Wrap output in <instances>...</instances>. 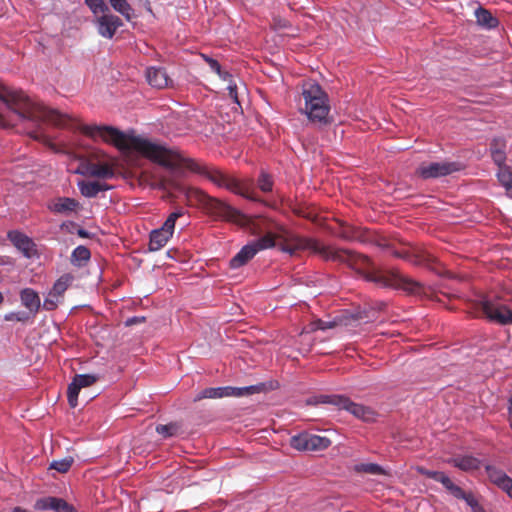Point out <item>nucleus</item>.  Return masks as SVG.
<instances>
[{"mask_svg": "<svg viewBox=\"0 0 512 512\" xmlns=\"http://www.w3.org/2000/svg\"><path fill=\"white\" fill-rule=\"evenodd\" d=\"M82 209L81 204L73 199V198H67L66 197V216L69 212H77Z\"/></svg>", "mask_w": 512, "mask_h": 512, "instance_id": "44", "label": "nucleus"}, {"mask_svg": "<svg viewBox=\"0 0 512 512\" xmlns=\"http://www.w3.org/2000/svg\"><path fill=\"white\" fill-rule=\"evenodd\" d=\"M20 300L24 307L28 309L32 315H36L40 309V297L32 288H24L20 292Z\"/></svg>", "mask_w": 512, "mask_h": 512, "instance_id": "20", "label": "nucleus"}, {"mask_svg": "<svg viewBox=\"0 0 512 512\" xmlns=\"http://www.w3.org/2000/svg\"><path fill=\"white\" fill-rule=\"evenodd\" d=\"M258 186L261 189V191H263V192L272 191L273 181H272L270 175H268L265 172H262L258 178Z\"/></svg>", "mask_w": 512, "mask_h": 512, "instance_id": "42", "label": "nucleus"}, {"mask_svg": "<svg viewBox=\"0 0 512 512\" xmlns=\"http://www.w3.org/2000/svg\"><path fill=\"white\" fill-rule=\"evenodd\" d=\"M454 467L465 471L471 472L474 470H478L480 468L481 462L476 457L467 455V456H458L450 459L448 461Z\"/></svg>", "mask_w": 512, "mask_h": 512, "instance_id": "26", "label": "nucleus"}, {"mask_svg": "<svg viewBox=\"0 0 512 512\" xmlns=\"http://www.w3.org/2000/svg\"><path fill=\"white\" fill-rule=\"evenodd\" d=\"M486 472L490 481L497 485L498 487L502 485V482H504V480L509 478V476L504 471L491 465L486 466Z\"/></svg>", "mask_w": 512, "mask_h": 512, "instance_id": "32", "label": "nucleus"}, {"mask_svg": "<svg viewBox=\"0 0 512 512\" xmlns=\"http://www.w3.org/2000/svg\"><path fill=\"white\" fill-rule=\"evenodd\" d=\"M492 157L495 163H497L500 166H503V162L505 161V154L501 150H494L492 151Z\"/></svg>", "mask_w": 512, "mask_h": 512, "instance_id": "46", "label": "nucleus"}, {"mask_svg": "<svg viewBox=\"0 0 512 512\" xmlns=\"http://www.w3.org/2000/svg\"><path fill=\"white\" fill-rule=\"evenodd\" d=\"M59 228H60V229H63V228H64V222H60V223H59Z\"/></svg>", "mask_w": 512, "mask_h": 512, "instance_id": "58", "label": "nucleus"}, {"mask_svg": "<svg viewBox=\"0 0 512 512\" xmlns=\"http://www.w3.org/2000/svg\"><path fill=\"white\" fill-rule=\"evenodd\" d=\"M340 229L338 236L344 240L360 242L367 241V231L365 229L344 223H340Z\"/></svg>", "mask_w": 512, "mask_h": 512, "instance_id": "23", "label": "nucleus"}, {"mask_svg": "<svg viewBox=\"0 0 512 512\" xmlns=\"http://www.w3.org/2000/svg\"><path fill=\"white\" fill-rule=\"evenodd\" d=\"M264 385H251L245 387H209L201 390L194 397V402L201 401L203 399H219L224 397H242L248 396L255 393H259L263 390Z\"/></svg>", "mask_w": 512, "mask_h": 512, "instance_id": "9", "label": "nucleus"}, {"mask_svg": "<svg viewBox=\"0 0 512 512\" xmlns=\"http://www.w3.org/2000/svg\"><path fill=\"white\" fill-rule=\"evenodd\" d=\"M331 440L327 437L311 434L308 432H302L295 435L290 440L292 448L298 451H323L331 445Z\"/></svg>", "mask_w": 512, "mask_h": 512, "instance_id": "11", "label": "nucleus"}, {"mask_svg": "<svg viewBox=\"0 0 512 512\" xmlns=\"http://www.w3.org/2000/svg\"><path fill=\"white\" fill-rule=\"evenodd\" d=\"M49 469H54L57 472L64 473V459L54 460L50 464Z\"/></svg>", "mask_w": 512, "mask_h": 512, "instance_id": "49", "label": "nucleus"}, {"mask_svg": "<svg viewBox=\"0 0 512 512\" xmlns=\"http://www.w3.org/2000/svg\"><path fill=\"white\" fill-rule=\"evenodd\" d=\"M3 299H4V298H3V295H2V293L0 292V304L3 302Z\"/></svg>", "mask_w": 512, "mask_h": 512, "instance_id": "59", "label": "nucleus"}, {"mask_svg": "<svg viewBox=\"0 0 512 512\" xmlns=\"http://www.w3.org/2000/svg\"><path fill=\"white\" fill-rule=\"evenodd\" d=\"M252 243L243 246L241 250L230 260V267L237 269L247 264L258 252Z\"/></svg>", "mask_w": 512, "mask_h": 512, "instance_id": "25", "label": "nucleus"}, {"mask_svg": "<svg viewBox=\"0 0 512 512\" xmlns=\"http://www.w3.org/2000/svg\"><path fill=\"white\" fill-rule=\"evenodd\" d=\"M162 186L166 190H174L184 196L190 205H199L209 216L215 220L228 221L237 224H245L246 217L239 210L228 203L208 195L203 190L194 187H186L179 182L165 178Z\"/></svg>", "mask_w": 512, "mask_h": 512, "instance_id": "4", "label": "nucleus"}, {"mask_svg": "<svg viewBox=\"0 0 512 512\" xmlns=\"http://www.w3.org/2000/svg\"><path fill=\"white\" fill-rule=\"evenodd\" d=\"M34 508L38 511L64 512V499L52 496H45L37 499Z\"/></svg>", "mask_w": 512, "mask_h": 512, "instance_id": "22", "label": "nucleus"}, {"mask_svg": "<svg viewBox=\"0 0 512 512\" xmlns=\"http://www.w3.org/2000/svg\"><path fill=\"white\" fill-rule=\"evenodd\" d=\"M334 321H323L321 319L316 320L313 322V330H327L335 327Z\"/></svg>", "mask_w": 512, "mask_h": 512, "instance_id": "45", "label": "nucleus"}, {"mask_svg": "<svg viewBox=\"0 0 512 512\" xmlns=\"http://www.w3.org/2000/svg\"><path fill=\"white\" fill-rule=\"evenodd\" d=\"M74 459L71 456H66V471L70 468V466L73 464Z\"/></svg>", "mask_w": 512, "mask_h": 512, "instance_id": "53", "label": "nucleus"}, {"mask_svg": "<svg viewBox=\"0 0 512 512\" xmlns=\"http://www.w3.org/2000/svg\"><path fill=\"white\" fill-rule=\"evenodd\" d=\"M317 402L334 405L339 409L348 411L356 418L365 422H373L377 416V413L372 408L355 403L348 397L342 395H320L317 398Z\"/></svg>", "mask_w": 512, "mask_h": 512, "instance_id": "7", "label": "nucleus"}, {"mask_svg": "<svg viewBox=\"0 0 512 512\" xmlns=\"http://www.w3.org/2000/svg\"><path fill=\"white\" fill-rule=\"evenodd\" d=\"M274 24L278 28H288L290 27L289 21L285 19H274Z\"/></svg>", "mask_w": 512, "mask_h": 512, "instance_id": "50", "label": "nucleus"}, {"mask_svg": "<svg viewBox=\"0 0 512 512\" xmlns=\"http://www.w3.org/2000/svg\"><path fill=\"white\" fill-rule=\"evenodd\" d=\"M138 318L134 317V318H131V319H128L127 320V325H131V324H134L136 322H138Z\"/></svg>", "mask_w": 512, "mask_h": 512, "instance_id": "56", "label": "nucleus"}, {"mask_svg": "<svg viewBox=\"0 0 512 512\" xmlns=\"http://www.w3.org/2000/svg\"><path fill=\"white\" fill-rule=\"evenodd\" d=\"M177 430L178 425L175 423H170L166 425L160 424L156 427V432L165 438L175 435Z\"/></svg>", "mask_w": 512, "mask_h": 512, "instance_id": "40", "label": "nucleus"}, {"mask_svg": "<svg viewBox=\"0 0 512 512\" xmlns=\"http://www.w3.org/2000/svg\"><path fill=\"white\" fill-rule=\"evenodd\" d=\"M162 186L166 190H174L184 196L190 205H199L209 216L215 220L228 221L237 224H245L246 217L239 210L228 203L208 195L203 190L194 187H186L179 182L165 178Z\"/></svg>", "mask_w": 512, "mask_h": 512, "instance_id": "3", "label": "nucleus"}, {"mask_svg": "<svg viewBox=\"0 0 512 512\" xmlns=\"http://www.w3.org/2000/svg\"><path fill=\"white\" fill-rule=\"evenodd\" d=\"M66 232L71 235L69 238V243L71 245H76L77 242L74 239V235L82 238V239H92L94 234L90 233L89 231L82 228L80 225L74 223V222H66Z\"/></svg>", "mask_w": 512, "mask_h": 512, "instance_id": "30", "label": "nucleus"}, {"mask_svg": "<svg viewBox=\"0 0 512 512\" xmlns=\"http://www.w3.org/2000/svg\"><path fill=\"white\" fill-rule=\"evenodd\" d=\"M85 3L91 12L95 15V17L98 16L99 13L103 14L109 11L105 0H85Z\"/></svg>", "mask_w": 512, "mask_h": 512, "instance_id": "36", "label": "nucleus"}, {"mask_svg": "<svg viewBox=\"0 0 512 512\" xmlns=\"http://www.w3.org/2000/svg\"><path fill=\"white\" fill-rule=\"evenodd\" d=\"M96 377L91 374H77L68 386L67 398L70 407L78 406V395L81 389L92 386L96 382Z\"/></svg>", "mask_w": 512, "mask_h": 512, "instance_id": "15", "label": "nucleus"}, {"mask_svg": "<svg viewBox=\"0 0 512 512\" xmlns=\"http://www.w3.org/2000/svg\"><path fill=\"white\" fill-rule=\"evenodd\" d=\"M426 477L440 482L453 496H461L460 487L452 482V480L441 471L421 470Z\"/></svg>", "mask_w": 512, "mask_h": 512, "instance_id": "19", "label": "nucleus"}, {"mask_svg": "<svg viewBox=\"0 0 512 512\" xmlns=\"http://www.w3.org/2000/svg\"><path fill=\"white\" fill-rule=\"evenodd\" d=\"M75 173L98 179H111L115 176V170L111 164L93 160L81 161Z\"/></svg>", "mask_w": 512, "mask_h": 512, "instance_id": "12", "label": "nucleus"}, {"mask_svg": "<svg viewBox=\"0 0 512 512\" xmlns=\"http://www.w3.org/2000/svg\"><path fill=\"white\" fill-rule=\"evenodd\" d=\"M34 318V315H32L28 311H15L10 312L4 316V319L6 321H17V322H28L29 320H32Z\"/></svg>", "mask_w": 512, "mask_h": 512, "instance_id": "35", "label": "nucleus"}, {"mask_svg": "<svg viewBox=\"0 0 512 512\" xmlns=\"http://www.w3.org/2000/svg\"><path fill=\"white\" fill-rule=\"evenodd\" d=\"M497 177L502 186L506 188L507 191L512 190V170L507 166H500Z\"/></svg>", "mask_w": 512, "mask_h": 512, "instance_id": "33", "label": "nucleus"}, {"mask_svg": "<svg viewBox=\"0 0 512 512\" xmlns=\"http://www.w3.org/2000/svg\"><path fill=\"white\" fill-rule=\"evenodd\" d=\"M0 118L3 119L4 118V115H3V112L0 111Z\"/></svg>", "mask_w": 512, "mask_h": 512, "instance_id": "60", "label": "nucleus"}, {"mask_svg": "<svg viewBox=\"0 0 512 512\" xmlns=\"http://www.w3.org/2000/svg\"><path fill=\"white\" fill-rule=\"evenodd\" d=\"M354 470L358 473H366L371 475H385L386 471L375 463H360L355 465Z\"/></svg>", "mask_w": 512, "mask_h": 512, "instance_id": "31", "label": "nucleus"}, {"mask_svg": "<svg viewBox=\"0 0 512 512\" xmlns=\"http://www.w3.org/2000/svg\"><path fill=\"white\" fill-rule=\"evenodd\" d=\"M391 253L395 257L405 259V260L413 263L414 265H420L423 263L422 257L417 256V255H412L409 251H406V250L405 251L392 250Z\"/></svg>", "mask_w": 512, "mask_h": 512, "instance_id": "37", "label": "nucleus"}, {"mask_svg": "<svg viewBox=\"0 0 512 512\" xmlns=\"http://www.w3.org/2000/svg\"><path fill=\"white\" fill-rule=\"evenodd\" d=\"M460 494L461 496H454L457 499L464 500L471 508L472 512L475 511L476 507H481L482 505L479 504L477 499L474 497V495L469 492L466 493L461 487H460Z\"/></svg>", "mask_w": 512, "mask_h": 512, "instance_id": "39", "label": "nucleus"}, {"mask_svg": "<svg viewBox=\"0 0 512 512\" xmlns=\"http://www.w3.org/2000/svg\"><path fill=\"white\" fill-rule=\"evenodd\" d=\"M508 410H509V416H510V418H509L510 426L512 428V395H511V398L509 400V408H508Z\"/></svg>", "mask_w": 512, "mask_h": 512, "instance_id": "52", "label": "nucleus"}, {"mask_svg": "<svg viewBox=\"0 0 512 512\" xmlns=\"http://www.w3.org/2000/svg\"><path fill=\"white\" fill-rule=\"evenodd\" d=\"M299 215H301L302 217L307 218L313 222H317V216L312 215L311 212H299Z\"/></svg>", "mask_w": 512, "mask_h": 512, "instance_id": "51", "label": "nucleus"}, {"mask_svg": "<svg viewBox=\"0 0 512 512\" xmlns=\"http://www.w3.org/2000/svg\"><path fill=\"white\" fill-rule=\"evenodd\" d=\"M226 81H228V94L229 97L235 102L239 104L238 100V92H237V84L233 81L232 77L228 78Z\"/></svg>", "mask_w": 512, "mask_h": 512, "instance_id": "43", "label": "nucleus"}, {"mask_svg": "<svg viewBox=\"0 0 512 512\" xmlns=\"http://www.w3.org/2000/svg\"><path fill=\"white\" fill-rule=\"evenodd\" d=\"M145 76L149 85L157 89L169 88L173 84L172 79L163 67H148Z\"/></svg>", "mask_w": 512, "mask_h": 512, "instance_id": "17", "label": "nucleus"}, {"mask_svg": "<svg viewBox=\"0 0 512 512\" xmlns=\"http://www.w3.org/2000/svg\"><path fill=\"white\" fill-rule=\"evenodd\" d=\"M499 488L505 491L508 496L512 498V479L510 477L504 480Z\"/></svg>", "mask_w": 512, "mask_h": 512, "instance_id": "47", "label": "nucleus"}, {"mask_svg": "<svg viewBox=\"0 0 512 512\" xmlns=\"http://www.w3.org/2000/svg\"><path fill=\"white\" fill-rule=\"evenodd\" d=\"M7 237L25 258L30 259L37 255L36 244L26 234L18 230H11L8 232Z\"/></svg>", "mask_w": 512, "mask_h": 512, "instance_id": "16", "label": "nucleus"}, {"mask_svg": "<svg viewBox=\"0 0 512 512\" xmlns=\"http://www.w3.org/2000/svg\"><path fill=\"white\" fill-rule=\"evenodd\" d=\"M475 308L490 322L512 325V310L507 305L484 297L476 302Z\"/></svg>", "mask_w": 512, "mask_h": 512, "instance_id": "8", "label": "nucleus"}, {"mask_svg": "<svg viewBox=\"0 0 512 512\" xmlns=\"http://www.w3.org/2000/svg\"><path fill=\"white\" fill-rule=\"evenodd\" d=\"M12 512H30V511L17 506L12 509Z\"/></svg>", "mask_w": 512, "mask_h": 512, "instance_id": "55", "label": "nucleus"}, {"mask_svg": "<svg viewBox=\"0 0 512 512\" xmlns=\"http://www.w3.org/2000/svg\"><path fill=\"white\" fill-rule=\"evenodd\" d=\"M205 61L208 63L210 68L217 73L223 80H227L231 78V74L221 70V65L219 62L213 58L205 57Z\"/></svg>", "mask_w": 512, "mask_h": 512, "instance_id": "41", "label": "nucleus"}, {"mask_svg": "<svg viewBox=\"0 0 512 512\" xmlns=\"http://www.w3.org/2000/svg\"><path fill=\"white\" fill-rule=\"evenodd\" d=\"M257 252L268 248L278 247L281 251L295 254L298 251L309 250L318 254L325 261L345 264L362 275L367 281L383 287L402 289L410 294H419L423 290L421 283L400 274L395 270L383 271L377 269L372 260L353 250L324 245L314 238L299 236L283 227L276 232H267L262 237L251 242Z\"/></svg>", "mask_w": 512, "mask_h": 512, "instance_id": "1", "label": "nucleus"}, {"mask_svg": "<svg viewBox=\"0 0 512 512\" xmlns=\"http://www.w3.org/2000/svg\"><path fill=\"white\" fill-rule=\"evenodd\" d=\"M51 211L56 213L64 212V198H59L56 203L49 207Z\"/></svg>", "mask_w": 512, "mask_h": 512, "instance_id": "48", "label": "nucleus"}, {"mask_svg": "<svg viewBox=\"0 0 512 512\" xmlns=\"http://www.w3.org/2000/svg\"><path fill=\"white\" fill-rule=\"evenodd\" d=\"M475 16L477 23L482 27L491 29L498 26L499 21L496 17H494L490 11L485 8L479 7L475 11Z\"/></svg>", "mask_w": 512, "mask_h": 512, "instance_id": "28", "label": "nucleus"}, {"mask_svg": "<svg viewBox=\"0 0 512 512\" xmlns=\"http://www.w3.org/2000/svg\"><path fill=\"white\" fill-rule=\"evenodd\" d=\"M183 215L184 212L182 210L172 212L163 223L161 229L172 236L175 229L176 220Z\"/></svg>", "mask_w": 512, "mask_h": 512, "instance_id": "34", "label": "nucleus"}, {"mask_svg": "<svg viewBox=\"0 0 512 512\" xmlns=\"http://www.w3.org/2000/svg\"><path fill=\"white\" fill-rule=\"evenodd\" d=\"M172 236L161 228L155 229L150 233L149 249L158 251L163 248Z\"/></svg>", "mask_w": 512, "mask_h": 512, "instance_id": "27", "label": "nucleus"}, {"mask_svg": "<svg viewBox=\"0 0 512 512\" xmlns=\"http://www.w3.org/2000/svg\"><path fill=\"white\" fill-rule=\"evenodd\" d=\"M78 188L84 197L94 198L100 192L110 190L112 188V186H110L106 183L100 182V181L81 180V181H78Z\"/></svg>", "mask_w": 512, "mask_h": 512, "instance_id": "18", "label": "nucleus"}, {"mask_svg": "<svg viewBox=\"0 0 512 512\" xmlns=\"http://www.w3.org/2000/svg\"><path fill=\"white\" fill-rule=\"evenodd\" d=\"M386 308L385 302H378L374 305L364 307L356 312L344 316L346 325H352L354 322L370 323L378 320L379 312Z\"/></svg>", "mask_w": 512, "mask_h": 512, "instance_id": "13", "label": "nucleus"}, {"mask_svg": "<svg viewBox=\"0 0 512 512\" xmlns=\"http://www.w3.org/2000/svg\"><path fill=\"white\" fill-rule=\"evenodd\" d=\"M461 169L462 166L459 162H423L417 167L415 175L423 180L436 179L448 176Z\"/></svg>", "mask_w": 512, "mask_h": 512, "instance_id": "10", "label": "nucleus"}, {"mask_svg": "<svg viewBox=\"0 0 512 512\" xmlns=\"http://www.w3.org/2000/svg\"><path fill=\"white\" fill-rule=\"evenodd\" d=\"M301 95L304 99V107L301 108V111L307 115L311 122L318 125H327L331 122L329 119V98L318 83L305 82L302 86Z\"/></svg>", "mask_w": 512, "mask_h": 512, "instance_id": "6", "label": "nucleus"}, {"mask_svg": "<svg viewBox=\"0 0 512 512\" xmlns=\"http://www.w3.org/2000/svg\"><path fill=\"white\" fill-rule=\"evenodd\" d=\"M0 102L5 109L11 113L8 122L17 123L26 120L32 121L37 129L41 130L43 124L52 126H61L63 123V115L56 110L42 109L37 114L25 112L28 106L27 97L21 92L4 90L0 92Z\"/></svg>", "mask_w": 512, "mask_h": 512, "instance_id": "5", "label": "nucleus"}, {"mask_svg": "<svg viewBox=\"0 0 512 512\" xmlns=\"http://www.w3.org/2000/svg\"><path fill=\"white\" fill-rule=\"evenodd\" d=\"M91 259L90 249L82 244H79L71 252L69 261L70 264L76 268H83L87 266Z\"/></svg>", "mask_w": 512, "mask_h": 512, "instance_id": "24", "label": "nucleus"}, {"mask_svg": "<svg viewBox=\"0 0 512 512\" xmlns=\"http://www.w3.org/2000/svg\"><path fill=\"white\" fill-rule=\"evenodd\" d=\"M93 22L98 34L107 39H112L117 30L123 25L122 20L118 16L109 13V11L96 16Z\"/></svg>", "mask_w": 512, "mask_h": 512, "instance_id": "14", "label": "nucleus"}, {"mask_svg": "<svg viewBox=\"0 0 512 512\" xmlns=\"http://www.w3.org/2000/svg\"><path fill=\"white\" fill-rule=\"evenodd\" d=\"M71 121H72V118L66 114V122H65L66 129L72 127V124L70 123Z\"/></svg>", "mask_w": 512, "mask_h": 512, "instance_id": "54", "label": "nucleus"}, {"mask_svg": "<svg viewBox=\"0 0 512 512\" xmlns=\"http://www.w3.org/2000/svg\"><path fill=\"white\" fill-rule=\"evenodd\" d=\"M111 7L120 13L128 22L135 18L134 9L127 0H109Z\"/></svg>", "mask_w": 512, "mask_h": 512, "instance_id": "29", "label": "nucleus"}, {"mask_svg": "<svg viewBox=\"0 0 512 512\" xmlns=\"http://www.w3.org/2000/svg\"><path fill=\"white\" fill-rule=\"evenodd\" d=\"M64 293V276H61L49 291L43 302L45 310H53L59 303V298Z\"/></svg>", "mask_w": 512, "mask_h": 512, "instance_id": "21", "label": "nucleus"}, {"mask_svg": "<svg viewBox=\"0 0 512 512\" xmlns=\"http://www.w3.org/2000/svg\"><path fill=\"white\" fill-rule=\"evenodd\" d=\"M82 131L92 139H100L118 150L136 151L153 162L176 172L187 169L199 173L206 176L218 187L249 199H255L251 181H240L216 168L202 166L194 159L186 157L178 149L168 148L148 139L129 135L109 125H87L82 128Z\"/></svg>", "mask_w": 512, "mask_h": 512, "instance_id": "2", "label": "nucleus"}, {"mask_svg": "<svg viewBox=\"0 0 512 512\" xmlns=\"http://www.w3.org/2000/svg\"><path fill=\"white\" fill-rule=\"evenodd\" d=\"M474 512H486L485 509L483 508V506L481 507H476L475 511Z\"/></svg>", "mask_w": 512, "mask_h": 512, "instance_id": "57", "label": "nucleus"}, {"mask_svg": "<svg viewBox=\"0 0 512 512\" xmlns=\"http://www.w3.org/2000/svg\"><path fill=\"white\" fill-rule=\"evenodd\" d=\"M460 494L461 496H454L457 499L464 500L471 508L472 512L475 511L476 507H481L482 505L479 504L477 499L474 497V495L469 492L466 493L461 487H460Z\"/></svg>", "mask_w": 512, "mask_h": 512, "instance_id": "38", "label": "nucleus"}]
</instances>
